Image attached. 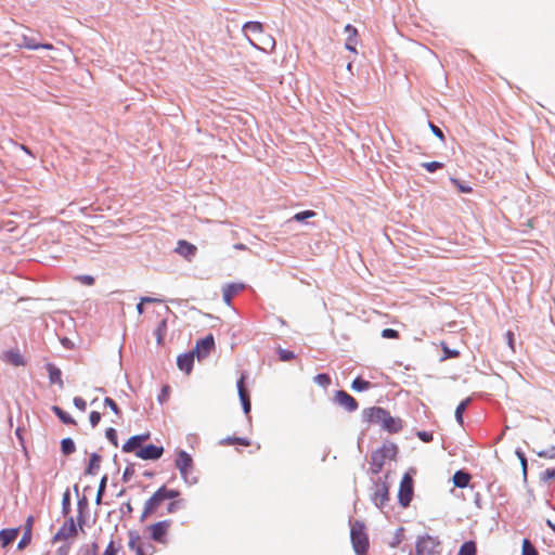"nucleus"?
Instances as JSON below:
<instances>
[{
  "instance_id": "56",
  "label": "nucleus",
  "mask_w": 555,
  "mask_h": 555,
  "mask_svg": "<svg viewBox=\"0 0 555 555\" xmlns=\"http://www.w3.org/2000/svg\"><path fill=\"white\" fill-rule=\"evenodd\" d=\"M33 534L23 532L21 540L17 543V550L23 551L31 543Z\"/></svg>"
},
{
  "instance_id": "6",
  "label": "nucleus",
  "mask_w": 555,
  "mask_h": 555,
  "mask_svg": "<svg viewBox=\"0 0 555 555\" xmlns=\"http://www.w3.org/2000/svg\"><path fill=\"white\" fill-rule=\"evenodd\" d=\"M441 545L438 537H433L429 534L421 535L417 538L415 542V554L416 555H438L440 551L438 550Z\"/></svg>"
},
{
  "instance_id": "58",
  "label": "nucleus",
  "mask_w": 555,
  "mask_h": 555,
  "mask_svg": "<svg viewBox=\"0 0 555 555\" xmlns=\"http://www.w3.org/2000/svg\"><path fill=\"white\" fill-rule=\"evenodd\" d=\"M380 336L385 339H396L399 337V332L395 328L386 327L382 331Z\"/></svg>"
},
{
  "instance_id": "10",
  "label": "nucleus",
  "mask_w": 555,
  "mask_h": 555,
  "mask_svg": "<svg viewBox=\"0 0 555 555\" xmlns=\"http://www.w3.org/2000/svg\"><path fill=\"white\" fill-rule=\"evenodd\" d=\"M79 530L81 529L78 526V521H76L73 516H68L53 535L52 542L65 541L70 537H75Z\"/></svg>"
},
{
  "instance_id": "57",
  "label": "nucleus",
  "mask_w": 555,
  "mask_h": 555,
  "mask_svg": "<svg viewBox=\"0 0 555 555\" xmlns=\"http://www.w3.org/2000/svg\"><path fill=\"white\" fill-rule=\"evenodd\" d=\"M119 550H120V545H117L114 542V540H111L102 555H118Z\"/></svg>"
},
{
  "instance_id": "47",
  "label": "nucleus",
  "mask_w": 555,
  "mask_h": 555,
  "mask_svg": "<svg viewBox=\"0 0 555 555\" xmlns=\"http://www.w3.org/2000/svg\"><path fill=\"white\" fill-rule=\"evenodd\" d=\"M521 555H539L535 546L529 539H524L521 544Z\"/></svg>"
},
{
  "instance_id": "16",
  "label": "nucleus",
  "mask_w": 555,
  "mask_h": 555,
  "mask_svg": "<svg viewBox=\"0 0 555 555\" xmlns=\"http://www.w3.org/2000/svg\"><path fill=\"white\" fill-rule=\"evenodd\" d=\"M245 288V284L241 282H231L222 288V299L228 306L231 305L232 299Z\"/></svg>"
},
{
  "instance_id": "63",
  "label": "nucleus",
  "mask_w": 555,
  "mask_h": 555,
  "mask_svg": "<svg viewBox=\"0 0 555 555\" xmlns=\"http://www.w3.org/2000/svg\"><path fill=\"white\" fill-rule=\"evenodd\" d=\"M77 280L80 281L83 285L92 286L95 283V278L90 274H81L77 276Z\"/></svg>"
},
{
  "instance_id": "60",
  "label": "nucleus",
  "mask_w": 555,
  "mask_h": 555,
  "mask_svg": "<svg viewBox=\"0 0 555 555\" xmlns=\"http://www.w3.org/2000/svg\"><path fill=\"white\" fill-rule=\"evenodd\" d=\"M537 455L539 457L555 459V446H551L545 450L538 451Z\"/></svg>"
},
{
  "instance_id": "21",
  "label": "nucleus",
  "mask_w": 555,
  "mask_h": 555,
  "mask_svg": "<svg viewBox=\"0 0 555 555\" xmlns=\"http://www.w3.org/2000/svg\"><path fill=\"white\" fill-rule=\"evenodd\" d=\"M44 369L48 373L49 382L52 385H57L60 388L64 387V383L62 379V371L54 363L48 362L44 365Z\"/></svg>"
},
{
  "instance_id": "20",
  "label": "nucleus",
  "mask_w": 555,
  "mask_h": 555,
  "mask_svg": "<svg viewBox=\"0 0 555 555\" xmlns=\"http://www.w3.org/2000/svg\"><path fill=\"white\" fill-rule=\"evenodd\" d=\"M382 428L389 434H397L402 429V421L400 417L392 416L388 411L382 424Z\"/></svg>"
},
{
  "instance_id": "52",
  "label": "nucleus",
  "mask_w": 555,
  "mask_h": 555,
  "mask_svg": "<svg viewBox=\"0 0 555 555\" xmlns=\"http://www.w3.org/2000/svg\"><path fill=\"white\" fill-rule=\"evenodd\" d=\"M555 479V467L546 468L540 474V481L548 483Z\"/></svg>"
},
{
  "instance_id": "26",
  "label": "nucleus",
  "mask_w": 555,
  "mask_h": 555,
  "mask_svg": "<svg viewBox=\"0 0 555 555\" xmlns=\"http://www.w3.org/2000/svg\"><path fill=\"white\" fill-rule=\"evenodd\" d=\"M452 480L456 488L464 489L470 481V474L465 469H459L454 473Z\"/></svg>"
},
{
  "instance_id": "5",
  "label": "nucleus",
  "mask_w": 555,
  "mask_h": 555,
  "mask_svg": "<svg viewBox=\"0 0 555 555\" xmlns=\"http://www.w3.org/2000/svg\"><path fill=\"white\" fill-rule=\"evenodd\" d=\"M175 466L179 470L182 479L188 485L197 483V477L190 478V473L194 467V461L190 453L183 449H178L176 452Z\"/></svg>"
},
{
  "instance_id": "15",
  "label": "nucleus",
  "mask_w": 555,
  "mask_h": 555,
  "mask_svg": "<svg viewBox=\"0 0 555 555\" xmlns=\"http://www.w3.org/2000/svg\"><path fill=\"white\" fill-rule=\"evenodd\" d=\"M388 410L382 406H371L362 411V421L370 424H379L382 426Z\"/></svg>"
},
{
  "instance_id": "3",
  "label": "nucleus",
  "mask_w": 555,
  "mask_h": 555,
  "mask_svg": "<svg viewBox=\"0 0 555 555\" xmlns=\"http://www.w3.org/2000/svg\"><path fill=\"white\" fill-rule=\"evenodd\" d=\"M385 479L388 478V473L385 474ZM373 492L371 493V501L376 508L383 511L387 503L390 501V486L382 477L372 478Z\"/></svg>"
},
{
  "instance_id": "44",
  "label": "nucleus",
  "mask_w": 555,
  "mask_h": 555,
  "mask_svg": "<svg viewBox=\"0 0 555 555\" xmlns=\"http://www.w3.org/2000/svg\"><path fill=\"white\" fill-rule=\"evenodd\" d=\"M107 481H108V476L107 475H103L101 480H100L98 492H96V498H95V503L98 505H100L102 503V499H103V495H104L105 490H106Z\"/></svg>"
},
{
  "instance_id": "45",
  "label": "nucleus",
  "mask_w": 555,
  "mask_h": 555,
  "mask_svg": "<svg viewBox=\"0 0 555 555\" xmlns=\"http://www.w3.org/2000/svg\"><path fill=\"white\" fill-rule=\"evenodd\" d=\"M404 528L399 527L395 530L392 539L388 542V545L392 548L398 547L403 540Z\"/></svg>"
},
{
  "instance_id": "8",
  "label": "nucleus",
  "mask_w": 555,
  "mask_h": 555,
  "mask_svg": "<svg viewBox=\"0 0 555 555\" xmlns=\"http://www.w3.org/2000/svg\"><path fill=\"white\" fill-rule=\"evenodd\" d=\"M172 520L171 519H164L156 521L154 524H151L146 527V530L149 532V538L159 544L167 543V535L169 528L171 527Z\"/></svg>"
},
{
  "instance_id": "13",
  "label": "nucleus",
  "mask_w": 555,
  "mask_h": 555,
  "mask_svg": "<svg viewBox=\"0 0 555 555\" xmlns=\"http://www.w3.org/2000/svg\"><path fill=\"white\" fill-rule=\"evenodd\" d=\"M165 450L163 446H156L154 443L143 444L135 452V456L143 461H157L159 460Z\"/></svg>"
},
{
  "instance_id": "2",
  "label": "nucleus",
  "mask_w": 555,
  "mask_h": 555,
  "mask_svg": "<svg viewBox=\"0 0 555 555\" xmlns=\"http://www.w3.org/2000/svg\"><path fill=\"white\" fill-rule=\"evenodd\" d=\"M350 540L357 555H366L370 548L369 534L362 520H354L350 528Z\"/></svg>"
},
{
  "instance_id": "17",
  "label": "nucleus",
  "mask_w": 555,
  "mask_h": 555,
  "mask_svg": "<svg viewBox=\"0 0 555 555\" xmlns=\"http://www.w3.org/2000/svg\"><path fill=\"white\" fill-rule=\"evenodd\" d=\"M18 46L30 51H36L40 49L51 50L53 48L52 44L49 42H40L36 37L26 35L22 36V41L21 43H18Z\"/></svg>"
},
{
  "instance_id": "49",
  "label": "nucleus",
  "mask_w": 555,
  "mask_h": 555,
  "mask_svg": "<svg viewBox=\"0 0 555 555\" xmlns=\"http://www.w3.org/2000/svg\"><path fill=\"white\" fill-rule=\"evenodd\" d=\"M315 384L322 387H327L332 383V378L327 373H319L313 377Z\"/></svg>"
},
{
  "instance_id": "50",
  "label": "nucleus",
  "mask_w": 555,
  "mask_h": 555,
  "mask_svg": "<svg viewBox=\"0 0 555 555\" xmlns=\"http://www.w3.org/2000/svg\"><path fill=\"white\" fill-rule=\"evenodd\" d=\"M160 487L163 490H165L164 491L165 500H169V501L178 500V498L181 494L180 490H178V489L167 488L166 485H163Z\"/></svg>"
},
{
  "instance_id": "27",
  "label": "nucleus",
  "mask_w": 555,
  "mask_h": 555,
  "mask_svg": "<svg viewBox=\"0 0 555 555\" xmlns=\"http://www.w3.org/2000/svg\"><path fill=\"white\" fill-rule=\"evenodd\" d=\"M162 487H159L146 501L145 504L149 505L154 512L158 509V507L164 503L165 495Z\"/></svg>"
},
{
  "instance_id": "32",
  "label": "nucleus",
  "mask_w": 555,
  "mask_h": 555,
  "mask_svg": "<svg viewBox=\"0 0 555 555\" xmlns=\"http://www.w3.org/2000/svg\"><path fill=\"white\" fill-rule=\"evenodd\" d=\"M452 185L456 189L457 193L461 194H470L473 193V188L464 180H461L459 178H455L451 176L449 178Z\"/></svg>"
},
{
  "instance_id": "30",
  "label": "nucleus",
  "mask_w": 555,
  "mask_h": 555,
  "mask_svg": "<svg viewBox=\"0 0 555 555\" xmlns=\"http://www.w3.org/2000/svg\"><path fill=\"white\" fill-rule=\"evenodd\" d=\"M439 345L442 351V354L439 358L440 363L450 359H456L461 356L460 350L450 348L446 341L441 340Z\"/></svg>"
},
{
  "instance_id": "1",
  "label": "nucleus",
  "mask_w": 555,
  "mask_h": 555,
  "mask_svg": "<svg viewBox=\"0 0 555 555\" xmlns=\"http://www.w3.org/2000/svg\"><path fill=\"white\" fill-rule=\"evenodd\" d=\"M399 453V448L396 443H383L382 447L374 450L371 454V462L369 473L378 475L385 465L386 460H396Z\"/></svg>"
},
{
  "instance_id": "55",
  "label": "nucleus",
  "mask_w": 555,
  "mask_h": 555,
  "mask_svg": "<svg viewBox=\"0 0 555 555\" xmlns=\"http://www.w3.org/2000/svg\"><path fill=\"white\" fill-rule=\"evenodd\" d=\"M134 473H135L134 464L128 463L122 473V477H121L122 481L124 482L130 481L131 478L133 477Z\"/></svg>"
},
{
  "instance_id": "18",
  "label": "nucleus",
  "mask_w": 555,
  "mask_h": 555,
  "mask_svg": "<svg viewBox=\"0 0 555 555\" xmlns=\"http://www.w3.org/2000/svg\"><path fill=\"white\" fill-rule=\"evenodd\" d=\"M196 357L194 356V353L190 350L188 352H184V353H180L178 357H177V366L178 369L185 373L186 375L191 374V372L193 371V367H194V359Z\"/></svg>"
},
{
  "instance_id": "33",
  "label": "nucleus",
  "mask_w": 555,
  "mask_h": 555,
  "mask_svg": "<svg viewBox=\"0 0 555 555\" xmlns=\"http://www.w3.org/2000/svg\"><path fill=\"white\" fill-rule=\"evenodd\" d=\"M221 446H232L240 444L243 447H248L250 444V440L246 437H237V436H228L219 441Z\"/></svg>"
},
{
  "instance_id": "4",
  "label": "nucleus",
  "mask_w": 555,
  "mask_h": 555,
  "mask_svg": "<svg viewBox=\"0 0 555 555\" xmlns=\"http://www.w3.org/2000/svg\"><path fill=\"white\" fill-rule=\"evenodd\" d=\"M242 31L247 38L250 46L257 50L266 51V48L260 47L257 43L258 38H264L272 41V46L275 44L274 39L264 33L263 24L258 21H247L243 24Z\"/></svg>"
},
{
  "instance_id": "43",
  "label": "nucleus",
  "mask_w": 555,
  "mask_h": 555,
  "mask_svg": "<svg viewBox=\"0 0 555 555\" xmlns=\"http://www.w3.org/2000/svg\"><path fill=\"white\" fill-rule=\"evenodd\" d=\"M128 537H129L128 546L131 551L135 552V550L141 546V542H140L141 537L135 530H129Z\"/></svg>"
},
{
  "instance_id": "38",
  "label": "nucleus",
  "mask_w": 555,
  "mask_h": 555,
  "mask_svg": "<svg viewBox=\"0 0 555 555\" xmlns=\"http://www.w3.org/2000/svg\"><path fill=\"white\" fill-rule=\"evenodd\" d=\"M456 555H477V544L473 540L465 541Z\"/></svg>"
},
{
  "instance_id": "23",
  "label": "nucleus",
  "mask_w": 555,
  "mask_h": 555,
  "mask_svg": "<svg viewBox=\"0 0 555 555\" xmlns=\"http://www.w3.org/2000/svg\"><path fill=\"white\" fill-rule=\"evenodd\" d=\"M2 360L14 366H24L26 364V360L18 349L5 350Z\"/></svg>"
},
{
  "instance_id": "53",
  "label": "nucleus",
  "mask_w": 555,
  "mask_h": 555,
  "mask_svg": "<svg viewBox=\"0 0 555 555\" xmlns=\"http://www.w3.org/2000/svg\"><path fill=\"white\" fill-rule=\"evenodd\" d=\"M105 438L112 443L114 447H118V434L114 427H108L105 430Z\"/></svg>"
},
{
  "instance_id": "51",
  "label": "nucleus",
  "mask_w": 555,
  "mask_h": 555,
  "mask_svg": "<svg viewBox=\"0 0 555 555\" xmlns=\"http://www.w3.org/2000/svg\"><path fill=\"white\" fill-rule=\"evenodd\" d=\"M428 127H429V129H430L431 133H433L437 139H439L442 143H444V142H446V135H444V132H443V130H442L439 126H437V125H435L433 121L428 120Z\"/></svg>"
},
{
  "instance_id": "9",
  "label": "nucleus",
  "mask_w": 555,
  "mask_h": 555,
  "mask_svg": "<svg viewBox=\"0 0 555 555\" xmlns=\"http://www.w3.org/2000/svg\"><path fill=\"white\" fill-rule=\"evenodd\" d=\"M216 348L215 337L211 333L196 340L195 346L191 349L198 361L207 358Z\"/></svg>"
},
{
  "instance_id": "41",
  "label": "nucleus",
  "mask_w": 555,
  "mask_h": 555,
  "mask_svg": "<svg viewBox=\"0 0 555 555\" xmlns=\"http://www.w3.org/2000/svg\"><path fill=\"white\" fill-rule=\"evenodd\" d=\"M70 511H72V498H70V492L67 489L62 495V514H63V516H65V517L68 516Z\"/></svg>"
},
{
  "instance_id": "14",
  "label": "nucleus",
  "mask_w": 555,
  "mask_h": 555,
  "mask_svg": "<svg viewBox=\"0 0 555 555\" xmlns=\"http://www.w3.org/2000/svg\"><path fill=\"white\" fill-rule=\"evenodd\" d=\"M334 402L344 408L347 412H354L359 408V403L350 393L344 389L336 390L334 393Z\"/></svg>"
},
{
  "instance_id": "35",
  "label": "nucleus",
  "mask_w": 555,
  "mask_h": 555,
  "mask_svg": "<svg viewBox=\"0 0 555 555\" xmlns=\"http://www.w3.org/2000/svg\"><path fill=\"white\" fill-rule=\"evenodd\" d=\"M143 444H141L135 436H131L129 437L125 443L121 446V452L124 453H134L139 450V448H141Z\"/></svg>"
},
{
  "instance_id": "28",
  "label": "nucleus",
  "mask_w": 555,
  "mask_h": 555,
  "mask_svg": "<svg viewBox=\"0 0 555 555\" xmlns=\"http://www.w3.org/2000/svg\"><path fill=\"white\" fill-rule=\"evenodd\" d=\"M51 411L64 425H76V420L59 405H52Z\"/></svg>"
},
{
  "instance_id": "54",
  "label": "nucleus",
  "mask_w": 555,
  "mask_h": 555,
  "mask_svg": "<svg viewBox=\"0 0 555 555\" xmlns=\"http://www.w3.org/2000/svg\"><path fill=\"white\" fill-rule=\"evenodd\" d=\"M170 386L169 385H164L160 389V392L158 393L157 396V401L160 403V404H164L165 402H167L169 400V397H170Z\"/></svg>"
},
{
  "instance_id": "48",
  "label": "nucleus",
  "mask_w": 555,
  "mask_h": 555,
  "mask_svg": "<svg viewBox=\"0 0 555 555\" xmlns=\"http://www.w3.org/2000/svg\"><path fill=\"white\" fill-rule=\"evenodd\" d=\"M184 506H185V501L183 499H178V500L170 501L167 504L166 511L168 514H173L177 511L183 508Z\"/></svg>"
},
{
  "instance_id": "7",
  "label": "nucleus",
  "mask_w": 555,
  "mask_h": 555,
  "mask_svg": "<svg viewBox=\"0 0 555 555\" xmlns=\"http://www.w3.org/2000/svg\"><path fill=\"white\" fill-rule=\"evenodd\" d=\"M414 496V480L413 478L405 473L402 476V479L399 485L398 490V503L402 508H406L410 506Z\"/></svg>"
},
{
  "instance_id": "64",
  "label": "nucleus",
  "mask_w": 555,
  "mask_h": 555,
  "mask_svg": "<svg viewBox=\"0 0 555 555\" xmlns=\"http://www.w3.org/2000/svg\"><path fill=\"white\" fill-rule=\"evenodd\" d=\"M99 553V544L98 542H92L86 546L82 555H98Z\"/></svg>"
},
{
  "instance_id": "46",
  "label": "nucleus",
  "mask_w": 555,
  "mask_h": 555,
  "mask_svg": "<svg viewBox=\"0 0 555 555\" xmlns=\"http://www.w3.org/2000/svg\"><path fill=\"white\" fill-rule=\"evenodd\" d=\"M103 404H104V406L109 408L116 416L121 417V415H122L121 409L116 403V401L113 400L111 397H105L103 400Z\"/></svg>"
},
{
  "instance_id": "34",
  "label": "nucleus",
  "mask_w": 555,
  "mask_h": 555,
  "mask_svg": "<svg viewBox=\"0 0 555 555\" xmlns=\"http://www.w3.org/2000/svg\"><path fill=\"white\" fill-rule=\"evenodd\" d=\"M60 449L63 455L69 456L76 452V443L73 438H63L60 442Z\"/></svg>"
},
{
  "instance_id": "12",
  "label": "nucleus",
  "mask_w": 555,
  "mask_h": 555,
  "mask_svg": "<svg viewBox=\"0 0 555 555\" xmlns=\"http://www.w3.org/2000/svg\"><path fill=\"white\" fill-rule=\"evenodd\" d=\"M74 491L78 499L76 521H78L79 528L83 529V526L87 524L89 516V500L86 495H79V486L77 483L74 485Z\"/></svg>"
},
{
  "instance_id": "36",
  "label": "nucleus",
  "mask_w": 555,
  "mask_h": 555,
  "mask_svg": "<svg viewBox=\"0 0 555 555\" xmlns=\"http://www.w3.org/2000/svg\"><path fill=\"white\" fill-rule=\"evenodd\" d=\"M350 387L356 392H362V391L369 390L372 387V384H371V382L362 378L361 376H357L351 382V386Z\"/></svg>"
},
{
  "instance_id": "25",
  "label": "nucleus",
  "mask_w": 555,
  "mask_h": 555,
  "mask_svg": "<svg viewBox=\"0 0 555 555\" xmlns=\"http://www.w3.org/2000/svg\"><path fill=\"white\" fill-rule=\"evenodd\" d=\"M102 463V455L98 452H92L89 455L88 464L85 468V475L95 476L98 475Z\"/></svg>"
},
{
  "instance_id": "42",
  "label": "nucleus",
  "mask_w": 555,
  "mask_h": 555,
  "mask_svg": "<svg viewBox=\"0 0 555 555\" xmlns=\"http://www.w3.org/2000/svg\"><path fill=\"white\" fill-rule=\"evenodd\" d=\"M276 353L279 357V360L282 362H289L296 358V354L294 351L289 349L282 348L281 346L278 347Z\"/></svg>"
},
{
  "instance_id": "31",
  "label": "nucleus",
  "mask_w": 555,
  "mask_h": 555,
  "mask_svg": "<svg viewBox=\"0 0 555 555\" xmlns=\"http://www.w3.org/2000/svg\"><path fill=\"white\" fill-rule=\"evenodd\" d=\"M470 402L472 399L467 397L463 399L455 408L454 417L460 426H464V413Z\"/></svg>"
},
{
  "instance_id": "37",
  "label": "nucleus",
  "mask_w": 555,
  "mask_h": 555,
  "mask_svg": "<svg viewBox=\"0 0 555 555\" xmlns=\"http://www.w3.org/2000/svg\"><path fill=\"white\" fill-rule=\"evenodd\" d=\"M317 216V211L314 210H311V209H307V210H301V211H298L296 212L291 220L293 221H296L298 223H304V224H308V220L315 217Z\"/></svg>"
},
{
  "instance_id": "62",
  "label": "nucleus",
  "mask_w": 555,
  "mask_h": 555,
  "mask_svg": "<svg viewBox=\"0 0 555 555\" xmlns=\"http://www.w3.org/2000/svg\"><path fill=\"white\" fill-rule=\"evenodd\" d=\"M153 552L154 546L152 544L145 546L141 543V546L135 550V555H152Z\"/></svg>"
},
{
  "instance_id": "24",
  "label": "nucleus",
  "mask_w": 555,
  "mask_h": 555,
  "mask_svg": "<svg viewBox=\"0 0 555 555\" xmlns=\"http://www.w3.org/2000/svg\"><path fill=\"white\" fill-rule=\"evenodd\" d=\"M21 531V527L15 528H3L0 530V545L2 548L11 545L14 540L17 538Z\"/></svg>"
},
{
  "instance_id": "39",
  "label": "nucleus",
  "mask_w": 555,
  "mask_h": 555,
  "mask_svg": "<svg viewBox=\"0 0 555 555\" xmlns=\"http://www.w3.org/2000/svg\"><path fill=\"white\" fill-rule=\"evenodd\" d=\"M515 455L519 460V463H520V466H521L522 479L526 482L527 481V477H528V460H527V456H526L525 452L520 448H517L515 450Z\"/></svg>"
},
{
  "instance_id": "29",
  "label": "nucleus",
  "mask_w": 555,
  "mask_h": 555,
  "mask_svg": "<svg viewBox=\"0 0 555 555\" xmlns=\"http://www.w3.org/2000/svg\"><path fill=\"white\" fill-rule=\"evenodd\" d=\"M167 330H168V322H167V319L164 318L158 322L156 328L154 330V335L156 338L157 346L165 345V336L167 334Z\"/></svg>"
},
{
  "instance_id": "61",
  "label": "nucleus",
  "mask_w": 555,
  "mask_h": 555,
  "mask_svg": "<svg viewBox=\"0 0 555 555\" xmlns=\"http://www.w3.org/2000/svg\"><path fill=\"white\" fill-rule=\"evenodd\" d=\"M102 415L98 411H91L89 414V422L92 428L96 427L101 422Z\"/></svg>"
},
{
  "instance_id": "59",
  "label": "nucleus",
  "mask_w": 555,
  "mask_h": 555,
  "mask_svg": "<svg viewBox=\"0 0 555 555\" xmlns=\"http://www.w3.org/2000/svg\"><path fill=\"white\" fill-rule=\"evenodd\" d=\"M416 437L425 443L431 442L434 440V434L427 430H418L416 433Z\"/></svg>"
},
{
  "instance_id": "40",
  "label": "nucleus",
  "mask_w": 555,
  "mask_h": 555,
  "mask_svg": "<svg viewBox=\"0 0 555 555\" xmlns=\"http://www.w3.org/2000/svg\"><path fill=\"white\" fill-rule=\"evenodd\" d=\"M420 166L422 168H424L427 172L434 173V172H437L438 170L443 169L446 165H444V163L439 162V160H431V162L421 163Z\"/></svg>"
},
{
  "instance_id": "11",
  "label": "nucleus",
  "mask_w": 555,
  "mask_h": 555,
  "mask_svg": "<svg viewBox=\"0 0 555 555\" xmlns=\"http://www.w3.org/2000/svg\"><path fill=\"white\" fill-rule=\"evenodd\" d=\"M236 388H237V393H238L240 402L242 405V410H243L244 414L246 415V417L248 418V421H250L251 400H250L249 390L246 385V377L244 374H242L241 377L237 379Z\"/></svg>"
},
{
  "instance_id": "22",
  "label": "nucleus",
  "mask_w": 555,
  "mask_h": 555,
  "mask_svg": "<svg viewBox=\"0 0 555 555\" xmlns=\"http://www.w3.org/2000/svg\"><path fill=\"white\" fill-rule=\"evenodd\" d=\"M196 251H197V247L194 244H192L185 240L178 241V244L176 247V253H178L180 256L184 257L185 259L191 260L196 255Z\"/></svg>"
},
{
  "instance_id": "19",
  "label": "nucleus",
  "mask_w": 555,
  "mask_h": 555,
  "mask_svg": "<svg viewBox=\"0 0 555 555\" xmlns=\"http://www.w3.org/2000/svg\"><path fill=\"white\" fill-rule=\"evenodd\" d=\"M344 33L347 35L346 41H345V48L349 52L358 53L357 52V44H358V37L359 33L358 29L351 25L347 24L344 28Z\"/></svg>"
}]
</instances>
